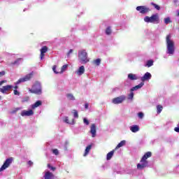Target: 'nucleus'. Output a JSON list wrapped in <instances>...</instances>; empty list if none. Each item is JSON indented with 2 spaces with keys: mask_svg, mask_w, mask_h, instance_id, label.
Segmentation results:
<instances>
[{
  "mask_svg": "<svg viewBox=\"0 0 179 179\" xmlns=\"http://www.w3.org/2000/svg\"><path fill=\"white\" fill-rule=\"evenodd\" d=\"M166 54L171 57L174 55L176 52V45H174V41L171 39V35L169 34L166 38Z\"/></svg>",
  "mask_w": 179,
  "mask_h": 179,
  "instance_id": "obj_1",
  "label": "nucleus"
},
{
  "mask_svg": "<svg viewBox=\"0 0 179 179\" xmlns=\"http://www.w3.org/2000/svg\"><path fill=\"white\" fill-rule=\"evenodd\" d=\"M145 23H152L153 24H159L160 23V17L158 13L152 14L150 17L145 16L144 17Z\"/></svg>",
  "mask_w": 179,
  "mask_h": 179,
  "instance_id": "obj_2",
  "label": "nucleus"
},
{
  "mask_svg": "<svg viewBox=\"0 0 179 179\" xmlns=\"http://www.w3.org/2000/svg\"><path fill=\"white\" fill-rule=\"evenodd\" d=\"M78 61L80 64H85L90 61L87 56L86 50H82L78 51Z\"/></svg>",
  "mask_w": 179,
  "mask_h": 179,
  "instance_id": "obj_3",
  "label": "nucleus"
},
{
  "mask_svg": "<svg viewBox=\"0 0 179 179\" xmlns=\"http://www.w3.org/2000/svg\"><path fill=\"white\" fill-rule=\"evenodd\" d=\"M33 78V72L26 75L24 78H20L16 83H15V86L13 87L15 90H17L19 89V86L17 85H20V83H23L24 82H27Z\"/></svg>",
  "mask_w": 179,
  "mask_h": 179,
  "instance_id": "obj_4",
  "label": "nucleus"
},
{
  "mask_svg": "<svg viewBox=\"0 0 179 179\" xmlns=\"http://www.w3.org/2000/svg\"><path fill=\"white\" fill-rule=\"evenodd\" d=\"M31 93H34V94H41V83L40 82H36L33 85L32 89L29 90Z\"/></svg>",
  "mask_w": 179,
  "mask_h": 179,
  "instance_id": "obj_5",
  "label": "nucleus"
},
{
  "mask_svg": "<svg viewBox=\"0 0 179 179\" xmlns=\"http://www.w3.org/2000/svg\"><path fill=\"white\" fill-rule=\"evenodd\" d=\"M127 100V96L120 95L112 99L113 104H122V102Z\"/></svg>",
  "mask_w": 179,
  "mask_h": 179,
  "instance_id": "obj_6",
  "label": "nucleus"
},
{
  "mask_svg": "<svg viewBox=\"0 0 179 179\" xmlns=\"http://www.w3.org/2000/svg\"><path fill=\"white\" fill-rule=\"evenodd\" d=\"M136 9L138 12H139V13H141V15H146L151 10L149 7L145 6H138Z\"/></svg>",
  "mask_w": 179,
  "mask_h": 179,
  "instance_id": "obj_7",
  "label": "nucleus"
},
{
  "mask_svg": "<svg viewBox=\"0 0 179 179\" xmlns=\"http://www.w3.org/2000/svg\"><path fill=\"white\" fill-rule=\"evenodd\" d=\"M146 167H149V162L141 158L140 163L137 164L138 170H143L146 169Z\"/></svg>",
  "mask_w": 179,
  "mask_h": 179,
  "instance_id": "obj_8",
  "label": "nucleus"
},
{
  "mask_svg": "<svg viewBox=\"0 0 179 179\" xmlns=\"http://www.w3.org/2000/svg\"><path fill=\"white\" fill-rule=\"evenodd\" d=\"M12 162H13V158H8L0 168V172L3 171V170H6V169L12 164Z\"/></svg>",
  "mask_w": 179,
  "mask_h": 179,
  "instance_id": "obj_9",
  "label": "nucleus"
},
{
  "mask_svg": "<svg viewBox=\"0 0 179 179\" xmlns=\"http://www.w3.org/2000/svg\"><path fill=\"white\" fill-rule=\"evenodd\" d=\"M140 79L141 80V82H146L148 80H150L152 79V74L149 72H146L143 76L140 77Z\"/></svg>",
  "mask_w": 179,
  "mask_h": 179,
  "instance_id": "obj_10",
  "label": "nucleus"
},
{
  "mask_svg": "<svg viewBox=\"0 0 179 179\" xmlns=\"http://www.w3.org/2000/svg\"><path fill=\"white\" fill-rule=\"evenodd\" d=\"M127 78L129 79V80L135 81L139 80V79H141V76H138V74L130 73L127 75Z\"/></svg>",
  "mask_w": 179,
  "mask_h": 179,
  "instance_id": "obj_11",
  "label": "nucleus"
},
{
  "mask_svg": "<svg viewBox=\"0 0 179 179\" xmlns=\"http://www.w3.org/2000/svg\"><path fill=\"white\" fill-rule=\"evenodd\" d=\"M34 112L33 110H24L21 112V116L22 117H31V115H34Z\"/></svg>",
  "mask_w": 179,
  "mask_h": 179,
  "instance_id": "obj_12",
  "label": "nucleus"
},
{
  "mask_svg": "<svg viewBox=\"0 0 179 179\" xmlns=\"http://www.w3.org/2000/svg\"><path fill=\"white\" fill-rule=\"evenodd\" d=\"M43 174H44L43 175V178H45V179H52V178H54V173L50 172V171H48V170H45L43 172Z\"/></svg>",
  "mask_w": 179,
  "mask_h": 179,
  "instance_id": "obj_13",
  "label": "nucleus"
},
{
  "mask_svg": "<svg viewBox=\"0 0 179 179\" xmlns=\"http://www.w3.org/2000/svg\"><path fill=\"white\" fill-rule=\"evenodd\" d=\"M143 86H145V83L141 82L138 85H136L135 87H133L132 88H131L130 92H135L136 90H139V89H142Z\"/></svg>",
  "mask_w": 179,
  "mask_h": 179,
  "instance_id": "obj_14",
  "label": "nucleus"
},
{
  "mask_svg": "<svg viewBox=\"0 0 179 179\" xmlns=\"http://www.w3.org/2000/svg\"><path fill=\"white\" fill-rule=\"evenodd\" d=\"M90 132L92 138H96V124H92L91 125Z\"/></svg>",
  "mask_w": 179,
  "mask_h": 179,
  "instance_id": "obj_15",
  "label": "nucleus"
},
{
  "mask_svg": "<svg viewBox=\"0 0 179 179\" xmlns=\"http://www.w3.org/2000/svg\"><path fill=\"white\" fill-rule=\"evenodd\" d=\"M10 89H13V85H6L0 88V92L1 93H6V92L10 90Z\"/></svg>",
  "mask_w": 179,
  "mask_h": 179,
  "instance_id": "obj_16",
  "label": "nucleus"
},
{
  "mask_svg": "<svg viewBox=\"0 0 179 179\" xmlns=\"http://www.w3.org/2000/svg\"><path fill=\"white\" fill-rule=\"evenodd\" d=\"M83 73H85V66H81L76 71V74L78 75V76H82V75H83Z\"/></svg>",
  "mask_w": 179,
  "mask_h": 179,
  "instance_id": "obj_17",
  "label": "nucleus"
},
{
  "mask_svg": "<svg viewBox=\"0 0 179 179\" xmlns=\"http://www.w3.org/2000/svg\"><path fill=\"white\" fill-rule=\"evenodd\" d=\"M48 51V48L47 46H43L41 49V59H44L45 53Z\"/></svg>",
  "mask_w": 179,
  "mask_h": 179,
  "instance_id": "obj_18",
  "label": "nucleus"
},
{
  "mask_svg": "<svg viewBox=\"0 0 179 179\" xmlns=\"http://www.w3.org/2000/svg\"><path fill=\"white\" fill-rule=\"evenodd\" d=\"M22 64V58L17 59L15 62L10 64V66H19Z\"/></svg>",
  "mask_w": 179,
  "mask_h": 179,
  "instance_id": "obj_19",
  "label": "nucleus"
},
{
  "mask_svg": "<svg viewBox=\"0 0 179 179\" xmlns=\"http://www.w3.org/2000/svg\"><path fill=\"white\" fill-rule=\"evenodd\" d=\"M129 129L133 134H136V132H139V126L136 124L131 125L130 126Z\"/></svg>",
  "mask_w": 179,
  "mask_h": 179,
  "instance_id": "obj_20",
  "label": "nucleus"
},
{
  "mask_svg": "<svg viewBox=\"0 0 179 179\" xmlns=\"http://www.w3.org/2000/svg\"><path fill=\"white\" fill-rule=\"evenodd\" d=\"M63 121L64 122H66V124H69L70 125H74L75 124V119H72V120L69 122V118L68 117H64Z\"/></svg>",
  "mask_w": 179,
  "mask_h": 179,
  "instance_id": "obj_21",
  "label": "nucleus"
},
{
  "mask_svg": "<svg viewBox=\"0 0 179 179\" xmlns=\"http://www.w3.org/2000/svg\"><path fill=\"white\" fill-rule=\"evenodd\" d=\"M43 104V102L41 101H37L36 103L31 105L32 110H34V108H37V107H40Z\"/></svg>",
  "mask_w": 179,
  "mask_h": 179,
  "instance_id": "obj_22",
  "label": "nucleus"
},
{
  "mask_svg": "<svg viewBox=\"0 0 179 179\" xmlns=\"http://www.w3.org/2000/svg\"><path fill=\"white\" fill-rule=\"evenodd\" d=\"M149 157H152V152H147L141 159H143V160H148V159H149Z\"/></svg>",
  "mask_w": 179,
  "mask_h": 179,
  "instance_id": "obj_23",
  "label": "nucleus"
},
{
  "mask_svg": "<svg viewBox=\"0 0 179 179\" xmlns=\"http://www.w3.org/2000/svg\"><path fill=\"white\" fill-rule=\"evenodd\" d=\"M92 145L91 144L86 147L85 151L84 153V157H86V156H87V155H89V152H90V150H92Z\"/></svg>",
  "mask_w": 179,
  "mask_h": 179,
  "instance_id": "obj_24",
  "label": "nucleus"
},
{
  "mask_svg": "<svg viewBox=\"0 0 179 179\" xmlns=\"http://www.w3.org/2000/svg\"><path fill=\"white\" fill-rule=\"evenodd\" d=\"M125 143H127V141L125 140L122 141L120 143L117 144L115 150L120 149V148H122V146H125Z\"/></svg>",
  "mask_w": 179,
  "mask_h": 179,
  "instance_id": "obj_25",
  "label": "nucleus"
},
{
  "mask_svg": "<svg viewBox=\"0 0 179 179\" xmlns=\"http://www.w3.org/2000/svg\"><path fill=\"white\" fill-rule=\"evenodd\" d=\"M114 156V150L110 151L108 152L106 155V159L107 160H111V158Z\"/></svg>",
  "mask_w": 179,
  "mask_h": 179,
  "instance_id": "obj_26",
  "label": "nucleus"
},
{
  "mask_svg": "<svg viewBox=\"0 0 179 179\" xmlns=\"http://www.w3.org/2000/svg\"><path fill=\"white\" fill-rule=\"evenodd\" d=\"M127 100L129 101H132L134 100V92L131 91V92L127 96Z\"/></svg>",
  "mask_w": 179,
  "mask_h": 179,
  "instance_id": "obj_27",
  "label": "nucleus"
},
{
  "mask_svg": "<svg viewBox=\"0 0 179 179\" xmlns=\"http://www.w3.org/2000/svg\"><path fill=\"white\" fill-rule=\"evenodd\" d=\"M105 33L107 36H110L111 33H113V31L111 30V27H108L105 31Z\"/></svg>",
  "mask_w": 179,
  "mask_h": 179,
  "instance_id": "obj_28",
  "label": "nucleus"
},
{
  "mask_svg": "<svg viewBox=\"0 0 179 179\" xmlns=\"http://www.w3.org/2000/svg\"><path fill=\"white\" fill-rule=\"evenodd\" d=\"M163 111V106L162 105H157V114H160Z\"/></svg>",
  "mask_w": 179,
  "mask_h": 179,
  "instance_id": "obj_29",
  "label": "nucleus"
},
{
  "mask_svg": "<svg viewBox=\"0 0 179 179\" xmlns=\"http://www.w3.org/2000/svg\"><path fill=\"white\" fill-rule=\"evenodd\" d=\"M145 66H148V68H150V66H153V60L150 59L147 61Z\"/></svg>",
  "mask_w": 179,
  "mask_h": 179,
  "instance_id": "obj_30",
  "label": "nucleus"
},
{
  "mask_svg": "<svg viewBox=\"0 0 179 179\" xmlns=\"http://www.w3.org/2000/svg\"><path fill=\"white\" fill-rule=\"evenodd\" d=\"M66 68H68V64H64L62 66L61 71H59V73H64L65 71H66Z\"/></svg>",
  "mask_w": 179,
  "mask_h": 179,
  "instance_id": "obj_31",
  "label": "nucleus"
},
{
  "mask_svg": "<svg viewBox=\"0 0 179 179\" xmlns=\"http://www.w3.org/2000/svg\"><path fill=\"white\" fill-rule=\"evenodd\" d=\"M150 5H152V6H153L155 8V9H156L157 10H160V6L156 4L153 2H151Z\"/></svg>",
  "mask_w": 179,
  "mask_h": 179,
  "instance_id": "obj_32",
  "label": "nucleus"
},
{
  "mask_svg": "<svg viewBox=\"0 0 179 179\" xmlns=\"http://www.w3.org/2000/svg\"><path fill=\"white\" fill-rule=\"evenodd\" d=\"M66 97H67V99H68L69 100H72V101L75 100V96H74L73 94H68L66 95Z\"/></svg>",
  "mask_w": 179,
  "mask_h": 179,
  "instance_id": "obj_33",
  "label": "nucleus"
},
{
  "mask_svg": "<svg viewBox=\"0 0 179 179\" xmlns=\"http://www.w3.org/2000/svg\"><path fill=\"white\" fill-rule=\"evenodd\" d=\"M101 62V60L100 59H96L94 60L93 64H94L95 65L99 66V65H100Z\"/></svg>",
  "mask_w": 179,
  "mask_h": 179,
  "instance_id": "obj_34",
  "label": "nucleus"
},
{
  "mask_svg": "<svg viewBox=\"0 0 179 179\" xmlns=\"http://www.w3.org/2000/svg\"><path fill=\"white\" fill-rule=\"evenodd\" d=\"M164 22L165 24H169V23H171V19L170 17L164 18Z\"/></svg>",
  "mask_w": 179,
  "mask_h": 179,
  "instance_id": "obj_35",
  "label": "nucleus"
},
{
  "mask_svg": "<svg viewBox=\"0 0 179 179\" xmlns=\"http://www.w3.org/2000/svg\"><path fill=\"white\" fill-rule=\"evenodd\" d=\"M73 114L74 118H79V115L78 113V110H73Z\"/></svg>",
  "mask_w": 179,
  "mask_h": 179,
  "instance_id": "obj_36",
  "label": "nucleus"
},
{
  "mask_svg": "<svg viewBox=\"0 0 179 179\" xmlns=\"http://www.w3.org/2000/svg\"><path fill=\"white\" fill-rule=\"evenodd\" d=\"M52 154L55 155V156H58L59 155V151H58V149H53Z\"/></svg>",
  "mask_w": 179,
  "mask_h": 179,
  "instance_id": "obj_37",
  "label": "nucleus"
},
{
  "mask_svg": "<svg viewBox=\"0 0 179 179\" xmlns=\"http://www.w3.org/2000/svg\"><path fill=\"white\" fill-rule=\"evenodd\" d=\"M52 71L54 72V73H56V75H58V73H59V71H57V66H53L52 67Z\"/></svg>",
  "mask_w": 179,
  "mask_h": 179,
  "instance_id": "obj_38",
  "label": "nucleus"
},
{
  "mask_svg": "<svg viewBox=\"0 0 179 179\" xmlns=\"http://www.w3.org/2000/svg\"><path fill=\"white\" fill-rule=\"evenodd\" d=\"M20 110V108H14L10 113L11 114H15V113H17Z\"/></svg>",
  "mask_w": 179,
  "mask_h": 179,
  "instance_id": "obj_39",
  "label": "nucleus"
},
{
  "mask_svg": "<svg viewBox=\"0 0 179 179\" xmlns=\"http://www.w3.org/2000/svg\"><path fill=\"white\" fill-rule=\"evenodd\" d=\"M83 122L85 125H89V124H90V122H89V120H87V118L84 117L83 118Z\"/></svg>",
  "mask_w": 179,
  "mask_h": 179,
  "instance_id": "obj_40",
  "label": "nucleus"
},
{
  "mask_svg": "<svg viewBox=\"0 0 179 179\" xmlns=\"http://www.w3.org/2000/svg\"><path fill=\"white\" fill-rule=\"evenodd\" d=\"M48 168L50 169V170H52V171H55V167L51 166V164H48Z\"/></svg>",
  "mask_w": 179,
  "mask_h": 179,
  "instance_id": "obj_41",
  "label": "nucleus"
},
{
  "mask_svg": "<svg viewBox=\"0 0 179 179\" xmlns=\"http://www.w3.org/2000/svg\"><path fill=\"white\" fill-rule=\"evenodd\" d=\"M144 114H143V113H142V112H139L138 113V118H141V120H142V118H143V117H144Z\"/></svg>",
  "mask_w": 179,
  "mask_h": 179,
  "instance_id": "obj_42",
  "label": "nucleus"
},
{
  "mask_svg": "<svg viewBox=\"0 0 179 179\" xmlns=\"http://www.w3.org/2000/svg\"><path fill=\"white\" fill-rule=\"evenodd\" d=\"M15 96H20V92L19 91H17V90H14L13 92Z\"/></svg>",
  "mask_w": 179,
  "mask_h": 179,
  "instance_id": "obj_43",
  "label": "nucleus"
},
{
  "mask_svg": "<svg viewBox=\"0 0 179 179\" xmlns=\"http://www.w3.org/2000/svg\"><path fill=\"white\" fill-rule=\"evenodd\" d=\"M72 52H73V50L70 49L67 53V58H69V57H70L71 54H72Z\"/></svg>",
  "mask_w": 179,
  "mask_h": 179,
  "instance_id": "obj_44",
  "label": "nucleus"
},
{
  "mask_svg": "<svg viewBox=\"0 0 179 179\" xmlns=\"http://www.w3.org/2000/svg\"><path fill=\"white\" fill-rule=\"evenodd\" d=\"M6 72L4 71H0V78H2V76H5Z\"/></svg>",
  "mask_w": 179,
  "mask_h": 179,
  "instance_id": "obj_45",
  "label": "nucleus"
},
{
  "mask_svg": "<svg viewBox=\"0 0 179 179\" xmlns=\"http://www.w3.org/2000/svg\"><path fill=\"white\" fill-rule=\"evenodd\" d=\"M118 90H120V87H116L113 88V92H118Z\"/></svg>",
  "mask_w": 179,
  "mask_h": 179,
  "instance_id": "obj_46",
  "label": "nucleus"
},
{
  "mask_svg": "<svg viewBox=\"0 0 179 179\" xmlns=\"http://www.w3.org/2000/svg\"><path fill=\"white\" fill-rule=\"evenodd\" d=\"M27 164H29V166H33L34 163L31 161H28Z\"/></svg>",
  "mask_w": 179,
  "mask_h": 179,
  "instance_id": "obj_47",
  "label": "nucleus"
},
{
  "mask_svg": "<svg viewBox=\"0 0 179 179\" xmlns=\"http://www.w3.org/2000/svg\"><path fill=\"white\" fill-rule=\"evenodd\" d=\"M6 82V80H5L0 81V86H2V85H3Z\"/></svg>",
  "mask_w": 179,
  "mask_h": 179,
  "instance_id": "obj_48",
  "label": "nucleus"
},
{
  "mask_svg": "<svg viewBox=\"0 0 179 179\" xmlns=\"http://www.w3.org/2000/svg\"><path fill=\"white\" fill-rule=\"evenodd\" d=\"M85 108L86 110H87V108H89V103H85Z\"/></svg>",
  "mask_w": 179,
  "mask_h": 179,
  "instance_id": "obj_49",
  "label": "nucleus"
},
{
  "mask_svg": "<svg viewBox=\"0 0 179 179\" xmlns=\"http://www.w3.org/2000/svg\"><path fill=\"white\" fill-rule=\"evenodd\" d=\"M174 131L175 132H179V127H175Z\"/></svg>",
  "mask_w": 179,
  "mask_h": 179,
  "instance_id": "obj_50",
  "label": "nucleus"
},
{
  "mask_svg": "<svg viewBox=\"0 0 179 179\" xmlns=\"http://www.w3.org/2000/svg\"><path fill=\"white\" fill-rule=\"evenodd\" d=\"M178 170H179V166H178L176 167V173H178Z\"/></svg>",
  "mask_w": 179,
  "mask_h": 179,
  "instance_id": "obj_51",
  "label": "nucleus"
},
{
  "mask_svg": "<svg viewBox=\"0 0 179 179\" xmlns=\"http://www.w3.org/2000/svg\"><path fill=\"white\" fill-rule=\"evenodd\" d=\"M176 13H177V16H179V10H178L176 11Z\"/></svg>",
  "mask_w": 179,
  "mask_h": 179,
  "instance_id": "obj_52",
  "label": "nucleus"
},
{
  "mask_svg": "<svg viewBox=\"0 0 179 179\" xmlns=\"http://www.w3.org/2000/svg\"><path fill=\"white\" fill-rule=\"evenodd\" d=\"M164 58H167V57H166V56H164Z\"/></svg>",
  "mask_w": 179,
  "mask_h": 179,
  "instance_id": "obj_53",
  "label": "nucleus"
},
{
  "mask_svg": "<svg viewBox=\"0 0 179 179\" xmlns=\"http://www.w3.org/2000/svg\"><path fill=\"white\" fill-rule=\"evenodd\" d=\"M0 100H1V96H0Z\"/></svg>",
  "mask_w": 179,
  "mask_h": 179,
  "instance_id": "obj_54",
  "label": "nucleus"
}]
</instances>
